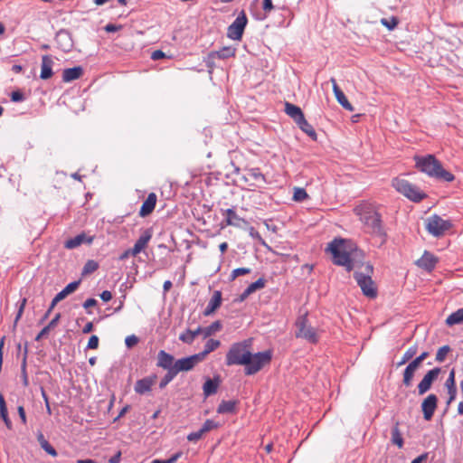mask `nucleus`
Returning <instances> with one entry per match:
<instances>
[{
  "mask_svg": "<svg viewBox=\"0 0 463 463\" xmlns=\"http://www.w3.org/2000/svg\"><path fill=\"white\" fill-rule=\"evenodd\" d=\"M251 345V338L232 344L226 354V364L228 366L244 365L245 374L247 375H252L260 372L271 362L272 352L267 350L252 354Z\"/></svg>",
  "mask_w": 463,
  "mask_h": 463,
  "instance_id": "nucleus-1",
  "label": "nucleus"
},
{
  "mask_svg": "<svg viewBox=\"0 0 463 463\" xmlns=\"http://www.w3.org/2000/svg\"><path fill=\"white\" fill-rule=\"evenodd\" d=\"M354 213L364 224L366 232L380 237L385 236L381 215L377 212L375 205L370 203H362L354 208Z\"/></svg>",
  "mask_w": 463,
  "mask_h": 463,
  "instance_id": "nucleus-2",
  "label": "nucleus"
},
{
  "mask_svg": "<svg viewBox=\"0 0 463 463\" xmlns=\"http://www.w3.org/2000/svg\"><path fill=\"white\" fill-rule=\"evenodd\" d=\"M416 167L430 177L452 182L455 176L450 172L445 170L442 165L433 155L414 157Z\"/></svg>",
  "mask_w": 463,
  "mask_h": 463,
  "instance_id": "nucleus-3",
  "label": "nucleus"
},
{
  "mask_svg": "<svg viewBox=\"0 0 463 463\" xmlns=\"http://www.w3.org/2000/svg\"><path fill=\"white\" fill-rule=\"evenodd\" d=\"M352 250L353 243L344 239H335L326 248V251L332 255L333 262L345 267L347 271L354 268L350 257Z\"/></svg>",
  "mask_w": 463,
  "mask_h": 463,
  "instance_id": "nucleus-4",
  "label": "nucleus"
},
{
  "mask_svg": "<svg viewBox=\"0 0 463 463\" xmlns=\"http://www.w3.org/2000/svg\"><path fill=\"white\" fill-rule=\"evenodd\" d=\"M363 271H355L354 276V279L361 288L363 293L368 298H375L377 295L374 283L371 278L373 273V266L370 263H366L362 266Z\"/></svg>",
  "mask_w": 463,
  "mask_h": 463,
  "instance_id": "nucleus-5",
  "label": "nucleus"
},
{
  "mask_svg": "<svg viewBox=\"0 0 463 463\" xmlns=\"http://www.w3.org/2000/svg\"><path fill=\"white\" fill-rule=\"evenodd\" d=\"M392 184L397 192L413 202H420L426 196L417 186L405 179L397 177L392 180Z\"/></svg>",
  "mask_w": 463,
  "mask_h": 463,
  "instance_id": "nucleus-6",
  "label": "nucleus"
},
{
  "mask_svg": "<svg viewBox=\"0 0 463 463\" xmlns=\"http://www.w3.org/2000/svg\"><path fill=\"white\" fill-rule=\"evenodd\" d=\"M296 326L298 328L296 332L297 337L304 338L312 344L317 343L319 339L318 331L307 323V319L305 316L298 319Z\"/></svg>",
  "mask_w": 463,
  "mask_h": 463,
  "instance_id": "nucleus-7",
  "label": "nucleus"
},
{
  "mask_svg": "<svg viewBox=\"0 0 463 463\" xmlns=\"http://www.w3.org/2000/svg\"><path fill=\"white\" fill-rule=\"evenodd\" d=\"M450 228L449 221L438 215H432L426 220V229L433 236L439 237Z\"/></svg>",
  "mask_w": 463,
  "mask_h": 463,
  "instance_id": "nucleus-8",
  "label": "nucleus"
},
{
  "mask_svg": "<svg viewBox=\"0 0 463 463\" xmlns=\"http://www.w3.org/2000/svg\"><path fill=\"white\" fill-rule=\"evenodd\" d=\"M247 22L248 20L245 13L241 11L234 22L228 27V37L232 40H241Z\"/></svg>",
  "mask_w": 463,
  "mask_h": 463,
  "instance_id": "nucleus-9",
  "label": "nucleus"
},
{
  "mask_svg": "<svg viewBox=\"0 0 463 463\" xmlns=\"http://www.w3.org/2000/svg\"><path fill=\"white\" fill-rule=\"evenodd\" d=\"M202 362L197 354L178 359L175 362L173 371L177 373L192 370L198 363Z\"/></svg>",
  "mask_w": 463,
  "mask_h": 463,
  "instance_id": "nucleus-10",
  "label": "nucleus"
},
{
  "mask_svg": "<svg viewBox=\"0 0 463 463\" xmlns=\"http://www.w3.org/2000/svg\"><path fill=\"white\" fill-rule=\"evenodd\" d=\"M440 368L435 367L430 370L422 378V380L418 384V392L420 395H423L426 393L431 387L433 382L437 380L439 374L440 373Z\"/></svg>",
  "mask_w": 463,
  "mask_h": 463,
  "instance_id": "nucleus-11",
  "label": "nucleus"
},
{
  "mask_svg": "<svg viewBox=\"0 0 463 463\" xmlns=\"http://www.w3.org/2000/svg\"><path fill=\"white\" fill-rule=\"evenodd\" d=\"M80 284V280L69 283L61 291H60L52 300L51 306L46 313L48 316L52 308L61 300L66 298L69 295L75 292Z\"/></svg>",
  "mask_w": 463,
  "mask_h": 463,
  "instance_id": "nucleus-12",
  "label": "nucleus"
},
{
  "mask_svg": "<svg viewBox=\"0 0 463 463\" xmlns=\"http://www.w3.org/2000/svg\"><path fill=\"white\" fill-rule=\"evenodd\" d=\"M438 399L435 394L428 395L421 403L423 417L426 420H431L437 408Z\"/></svg>",
  "mask_w": 463,
  "mask_h": 463,
  "instance_id": "nucleus-13",
  "label": "nucleus"
},
{
  "mask_svg": "<svg viewBox=\"0 0 463 463\" xmlns=\"http://www.w3.org/2000/svg\"><path fill=\"white\" fill-rule=\"evenodd\" d=\"M156 375H150L137 381L134 386L135 392L138 394H145L148 392L156 383Z\"/></svg>",
  "mask_w": 463,
  "mask_h": 463,
  "instance_id": "nucleus-14",
  "label": "nucleus"
},
{
  "mask_svg": "<svg viewBox=\"0 0 463 463\" xmlns=\"http://www.w3.org/2000/svg\"><path fill=\"white\" fill-rule=\"evenodd\" d=\"M151 238H152V232L149 229L144 231L143 233L141 234V236L136 241L134 247L131 249V255L137 256L143 250H145V248L147 246Z\"/></svg>",
  "mask_w": 463,
  "mask_h": 463,
  "instance_id": "nucleus-15",
  "label": "nucleus"
},
{
  "mask_svg": "<svg viewBox=\"0 0 463 463\" xmlns=\"http://www.w3.org/2000/svg\"><path fill=\"white\" fill-rule=\"evenodd\" d=\"M330 81L332 82L333 91L338 103L346 110L354 111V107L348 101L344 92L338 87L336 80L334 78H331Z\"/></svg>",
  "mask_w": 463,
  "mask_h": 463,
  "instance_id": "nucleus-16",
  "label": "nucleus"
},
{
  "mask_svg": "<svg viewBox=\"0 0 463 463\" xmlns=\"http://www.w3.org/2000/svg\"><path fill=\"white\" fill-rule=\"evenodd\" d=\"M93 241L92 236H87L85 233H80L77 236L67 240L64 243V247L69 250L75 249L80 246L82 243L90 244Z\"/></svg>",
  "mask_w": 463,
  "mask_h": 463,
  "instance_id": "nucleus-17",
  "label": "nucleus"
},
{
  "mask_svg": "<svg viewBox=\"0 0 463 463\" xmlns=\"http://www.w3.org/2000/svg\"><path fill=\"white\" fill-rule=\"evenodd\" d=\"M156 194L155 193H150L141 205V208L139 210V215L141 217H146L152 213L156 207Z\"/></svg>",
  "mask_w": 463,
  "mask_h": 463,
  "instance_id": "nucleus-18",
  "label": "nucleus"
},
{
  "mask_svg": "<svg viewBox=\"0 0 463 463\" xmlns=\"http://www.w3.org/2000/svg\"><path fill=\"white\" fill-rule=\"evenodd\" d=\"M420 363L415 358L412 360L405 368L403 373V380L402 383L406 387L411 385L412 379L414 377V373L417 369L420 366Z\"/></svg>",
  "mask_w": 463,
  "mask_h": 463,
  "instance_id": "nucleus-19",
  "label": "nucleus"
},
{
  "mask_svg": "<svg viewBox=\"0 0 463 463\" xmlns=\"http://www.w3.org/2000/svg\"><path fill=\"white\" fill-rule=\"evenodd\" d=\"M437 263V259L435 256L428 251H425L424 254L416 261V264L428 271L432 270L435 268Z\"/></svg>",
  "mask_w": 463,
  "mask_h": 463,
  "instance_id": "nucleus-20",
  "label": "nucleus"
},
{
  "mask_svg": "<svg viewBox=\"0 0 463 463\" xmlns=\"http://www.w3.org/2000/svg\"><path fill=\"white\" fill-rule=\"evenodd\" d=\"M175 364L174 356L164 350L159 351L157 355V366L162 367L170 372Z\"/></svg>",
  "mask_w": 463,
  "mask_h": 463,
  "instance_id": "nucleus-21",
  "label": "nucleus"
},
{
  "mask_svg": "<svg viewBox=\"0 0 463 463\" xmlns=\"http://www.w3.org/2000/svg\"><path fill=\"white\" fill-rule=\"evenodd\" d=\"M226 216V224L229 226L241 227L242 224H246L247 222L238 216L233 209H227L223 212Z\"/></svg>",
  "mask_w": 463,
  "mask_h": 463,
  "instance_id": "nucleus-22",
  "label": "nucleus"
},
{
  "mask_svg": "<svg viewBox=\"0 0 463 463\" xmlns=\"http://www.w3.org/2000/svg\"><path fill=\"white\" fill-rule=\"evenodd\" d=\"M285 112L295 121L296 124L305 117L299 107L289 102L285 103Z\"/></svg>",
  "mask_w": 463,
  "mask_h": 463,
  "instance_id": "nucleus-23",
  "label": "nucleus"
},
{
  "mask_svg": "<svg viewBox=\"0 0 463 463\" xmlns=\"http://www.w3.org/2000/svg\"><path fill=\"white\" fill-rule=\"evenodd\" d=\"M52 64L53 61L52 58L48 55H44L42 58V66H41V79L47 80L52 75Z\"/></svg>",
  "mask_w": 463,
  "mask_h": 463,
  "instance_id": "nucleus-24",
  "label": "nucleus"
},
{
  "mask_svg": "<svg viewBox=\"0 0 463 463\" xmlns=\"http://www.w3.org/2000/svg\"><path fill=\"white\" fill-rule=\"evenodd\" d=\"M82 73H83V70L80 66L65 69L62 71V80L64 82H71L72 80H75L80 78Z\"/></svg>",
  "mask_w": 463,
  "mask_h": 463,
  "instance_id": "nucleus-25",
  "label": "nucleus"
},
{
  "mask_svg": "<svg viewBox=\"0 0 463 463\" xmlns=\"http://www.w3.org/2000/svg\"><path fill=\"white\" fill-rule=\"evenodd\" d=\"M222 303V293L220 291H214L212 298L207 304V307L204 310V315L209 316L213 314Z\"/></svg>",
  "mask_w": 463,
  "mask_h": 463,
  "instance_id": "nucleus-26",
  "label": "nucleus"
},
{
  "mask_svg": "<svg viewBox=\"0 0 463 463\" xmlns=\"http://www.w3.org/2000/svg\"><path fill=\"white\" fill-rule=\"evenodd\" d=\"M220 384L219 377H214L213 379H208L203 387V394L208 397L214 393H216L218 386Z\"/></svg>",
  "mask_w": 463,
  "mask_h": 463,
  "instance_id": "nucleus-27",
  "label": "nucleus"
},
{
  "mask_svg": "<svg viewBox=\"0 0 463 463\" xmlns=\"http://www.w3.org/2000/svg\"><path fill=\"white\" fill-rule=\"evenodd\" d=\"M221 343L219 340H215V339H209L205 345H204V349L203 352L199 353V354H196L198 355V357H200V360L201 361H203L205 359V357L210 354L212 353L213 351H214L215 349H217L219 346H220Z\"/></svg>",
  "mask_w": 463,
  "mask_h": 463,
  "instance_id": "nucleus-28",
  "label": "nucleus"
},
{
  "mask_svg": "<svg viewBox=\"0 0 463 463\" xmlns=\"http://www.w3.org/2000/svg\"><path fill=\"white\" fill-rule=\"evenodd\" d=\"M234 55H235V49L231 46H227V47L222 48L220 51L212 52L209 54V58H211V59H215V58L227 59V58L232 57Z\"/></svg>",
  "mask_w": 463,
  "mask_h": 463,
  "instance_id": "nucleus-29",
  "label": "nucleus"
},
{
  "mask_svg": "<svg viewBox=\"0 0 463 463\" xmlns=\"http://www.w3.org/2000/svg\"><path fill=\"white\" fill-rule=\"evenodd\" d=\"M448 326H453L455 325L463 323V308H459L455 312L451 313L445 321Z\"/></svg>",
  "mask_w": 463,
  "mask_h": 463,
  "instance_id": "nucleus-30",
  "label": "nucleus"
},
{
  "mask_svg": "<svg viewBox=\"0 0 463 463\" xmlns=\"http://www.w3.org/2000/svg\"><path fill=\"white\" fill-rule=\"evenodd\" d=\"M0 418L3 419L7 429L11 430L12 422L8 417L6 403H5V398L2 393H0Z\"/></svg>",
  "mask_w": 463,
  "mask_h": 463,
  "instance_id": "nucleus-31",
  "label": "nucleus"
},
{
  "mask_svg": "<svg viewBox=\"0 0 463 463\" xmlns=\"http://www.w3.org/2000/svg\"><path fill=\"white\" fill-rule=\"evenodd\" d=\"M38 442L41 445V448L49 455L52 457L57 456V451L45 439L43 434L42 432H39L37 435Z\"/></svg>",
  "mask_w": 463,
  "mask_h": 463,
  "instance_id": "nucleus-32",
  "label": "nucleus"
},
{
  "mask_svg": "<svg viewBox=\"0 0 463 463\" xmlns=\"http://www.w3.org/2000/svg\"><path fill=\"white\" fill-rule=\"evenodd\" d=\"M61 317L60 314H57L51 321L50 323L44 326L39 334L36 335L35 340L40 341L42 338H43L45 335H47L50 332V330L56 326L59 319Z\"/></svg>",
  "mask_w": 463,
  "mask_h": 463,
  "instance_id": "nucleus-33",
  "label": "nucleus"
},
{
  "mask_svg": "<svg viewBox=\"0 0 463 463\" xmlns=\"http://www.w3.org/2000/svg\"><path fill=\"white\" fill-rule=\"evenodd\" d=\"M297 125L313 140H317V133L313 127L306 120L305 117Z\"/></svg>",
  "mask_w": 463,
  "mask_h": 463,
  "instance_id": "nucleus-34",
  "label": "nucleus"
},
{
  "mask_svg": "<svg viewBox=\"0 0 463 463\" xmlns=\"http://www.w3.org/2000/svg\"><path fill=\"white\" fill-rule=\"evenodd\" d=\"M236 402L235 401H222L218 408V413H232L235 411Z\"/></svg>",
  "mask_w": 463,
  "mask_h": 463,
  "instance_id": "nucleus-35",
  "label": "nucleus"
},
{
  "mask_svg": "<svg viewBox=\"0 0 463 463\" xmlns=\"http://www.w3.org/2000/svg\"><path fill=\"white\" fill-rule=\"evenodd\" d=\"M203 337H209L216 332L220 331L222 328V324L219 321H215L212 323L209 326L203 327Z\"/></svg>",
  "mask_w": 463,
  "mask_h": 463,
  "instance_id": "nucleus-36",
  "label": "nucleus"
},
{
  "mask_svg": "<svg viewBox=\"0 0 463 463\" xmlns=\"http://www.w3.org/2000/svg\"><path fill=\"white\" fill-rule=\"evenodd\" d=\"M417 354V346L412 345L407 349V351L403 354V356L398 365H402L411 360Z\"/></svg>",
  "mask_w": 463,
  "mask_h": 463,
  "instance_id": "nucleus-37",
  "label": "nucleus"
},
{
  "mask_svg": "<svg viewBox=\"0 0 463 463\" xmlns=\"http://www.w3.org/2000/svg\"><path fill=\"white\" fill-rule=\"evenodd\" d=\"M308 197L306 190L300 187L294 188L293 200L296 202H303Z\"/></svg>",
  "mask_w": 463,
  "mask_h": 463,
  "instance_id": "nucleus-38",
  "label": "nucleus"
},
{
  "mask_svg": "<svg viewBox=\"0 0 463 463\" xmlns=\"http://www.w3.org/2000/svg\"><path fill=\"white\" fill-rule=\"evenodd\" d=\"M449 351L450 347L449 345H443L439 347L436 354V361L439 363H442L446 359Z\"/></svg>",
  "mask_w": 463,
  "mask_h": 463,
  "instance_id": "nucleus-39",
  "label": "nucleus"
},
{
  "mask_svg": "<svg viewBox=\"0 0 463 463\" xmlns=\"http://www.w3.org/2000/svg\"><path fill=\"white\" fill-rule=\"evenodd\" d=\"M392 442L397 445L399 448H402L403 445V439L398 429V426H395L392 430Z\"/></svg>",
  "mask_w": 463,
  "mask_h": 463,
  "instance_id": "nucleus-40",
  "label": "nucleus"
},
{
  "mask_svg": "<svg viewBox=\"0 0 463 463\" xmlns=\"http://www.w3.org/2000/svg\"><path fill=\"white\" fill-rule=\"evenodd\" d=\"M266 281L264 279L260 278L255 282L250 284L247 288L248 292H250L251 294L254 293L256 290L261 289L265 287Z\"/></svg>",
  "mask_w": 463,
  "mask_h": 463,
  "instance_id": "nucleus-41",
  "label": "nucleus"
},
{
  "mask_svg": "<svg viewBox=\"0 0 463 463\" xmlns=\"http://www.w3.org/2000/svg\"><path fill=\"white\" fill-rule=\"evenodd\" d=\"M175 376L176 374L173 370L167 372L164 378L161 380L159 388L164 389Z\"/></svg>",
  "mask_w": 463,
  "mask_h": 463,
  "instance_id": "nucleus-42",
  "label": "nucleus"
},
{
  "mask_svg": "<svg viewBox=\"0 0 463 463\" xmlns=\"http://www.w3.org/2000/svg\"><path fill=\"white\" fill-rule=\"evenodd\" d=\"M99 268L98 263L95 260H88L83 267V274L92 273Z\"/></svg>",
  "mask_w": 463,
  "mask_h": 463,
  "instance_id": "nucleus-43",
  "label": "nucleus"
},
{
  "mask_svg": "<svg viewBox=\"0 0 463 463\" xmlns=\"http://www.w3.org/2000/svg\"><path fill=\"white\" fill-rule=\"evenodd\" d=\"M219 427V423L215 422L214 420H207L204 421V423L203 424L201 430L206 433L212 430H214V429H217Z\"/></svg>",
  "mask_w": 463,
  "mask_h": 463,
  "instance_id": "nucleus-44",
  "label": "nucleus"
},
{
  "mask_svg": "<svg viewBox=\"0 0 463 463\" xmlns=\"http://www.w3.org/2000/svg\"><path fill=\"white\" fill-rule=\"evenodd\" d=\"M250 272V269L248 268H238L232 271L231 280H234L239 276L247 275Z\"/></svg>",
  "mask_w": 463,
  "mask_h": 463,
  "instance_id": "nucleus-45",
  "label": "nucleus"
},
{
  "mask_svg": "<svg viewBox=\"0 0 463 463\" xmlns=\"http://www.w3.org/2000/svg\"><path fill=\"white\" fill-rule=\"evenodd\" d=\"M383 25L387 27L389 30L394 29L398 24V20L395 17H392L390 19L383 18L381 20Z\"/></svg>",
  "mask_w": 463,
  "mask_h": 463,
  "instance_id": "nucleus-46",
  "label": "nucleus"
},
{
  "mask_svg": "<svg viewBox=\"0 0 463 463\" xmlns=\"http://www.w3.org/2000/svg\"><path fill=\"white\" fill-rule=\"evenodd\" d=\"M249 175L252 177L258 184H264L265 183V177L264 175L259 172L258 169H252L249 173Z\"/></svg>",
  "mask_w": 463,
  "mask_h": 463,
  "instance_id": "nucleus-47",
  "label": "nucleus"
},
{
  "mask_svg": "<svg viewBox=\"0 0 463 463\" xmlns=\"http://www.w3.org/2000/svg\"><path fill=\"white\" fill-rule=\"evenodd\" d=\"M179 339L184 343L192 344L194 340L192 330H186L185 332L182 333L179 336Z\"/></svg>",
  "mask_w": 463,
  "mask_h": 463,
  "instance_id": "nucleus-48",
  "label": "nucleus"
},
{
  "mask_svg": "<svg viewBox=\"0 0 463 463\" xmlns=\"http://www.w3.org/2000/svg\"><path fill=\"white\" fill-rule=\"evenodd\" d=\"M205 433L200 429L199 430L197 431H194V432H192L190 433L188 436H187V439L189 441H197L199 440L200 439H202V437L204 435Z\"/></svg>",
  "mask_w": 463,
  "mask_h": 463,
  "instance_id": "nucleus-49",
  "label": "nucleus"
},
{
  "mask_svg": "<svg viewBox=\"0 0 463 463\" xmlns=\"http://www.w3.org/2000/svg\"><path fill=\"white\" fill-rule=\"evenodd\" d=\"M445 386L447 389H449V388H456V384H455V371L454 370H451L450 373H449V375L445 383Z\"/></svg>",
  "mask_w": 463,
  "mask_h": 463,
  "instance_id": "nucleus-50",
  "label": "nucleus"
},
{
  "mask_svg": "<svg viewBox=\"0 0 463 463\" xmlns=\"http://www.w3.org/2000/svg\"><path fill=\"white\" fill-rule=\"evenodd\" d=\"M99 347V337L97 335H91L89 339L87 348L97 349Z\"/></svg>",
  "mask_w": 463,
  "mask_h": 463,
  "instance_id": "nucleus-51",
  "label": "nucleus"
},
{
  "mask_svg": "<svg viewBox=\"0 0 463 463\" xmlns=\"http://www.w3.org/2000/svg\"><path fill=\"white\" fill-rule=\"evenodd\" d=\"M25 305H26V298H23L21 303H20L16 317L14 319V324H16L18 322V320L21 318V317H22V315L24 313Z\"/></svg>",
  "mask_w": 463,
  "mask_h": 463,
  "instance_id": "nucleus-52",
  "label": "nucleus"
},
{
  "mask_svg": "<svg viewBox=\"0 0 463 463\" xmlns=\"http://www.w3.org/2000/svg\"><path fill=\"white\" fill-rule=\"evenodd\" d=\"M11 99L14 102H20L24 99V96L21 91L15 90L11 93Z\"/></svg>",
  "mask_w": 463,
  "mask_h": 463,
  "instance_id": "nucleus-53",
  "label": "nucleus"
},
{
  "mask_svg": "<svg viewBox=\"0 0 463 463\" xmlns=\"http://www.w3.org/2000/svg\"><path fill=\"white\" fill-rule=\"evenodd\" d=\"M262 8L265 14L270 13L274 9L272 0H262Z\"/></svg>",
  "mask_w": 463,
  "mask_h": 463,
  "instance_id": "nucleus-54",
  "label": "nucleus"
},
{
  "mask_svg": "<svg viewBox=\"0 0 463 463\" xmlns=\"http://www.w3.org/2000/svg\"><path fill=\"white\" fill-rule=\"evenodd\" d=\"M179 457H180V454L177 453V454H175L174 456H172L168 459H165V460H163V459H154L150 463H175L178 459Z\"/></svg>",
  "mask_w": 463,
  "mask_h": 463,
  "instance_id": "nucleus-55",
  "label": "nucleus"
},
{
  "mask_svg": "<svg viewBox=\"0 0 463 463\" xmlns=\"http://www.w3.org/2000/svg\"><path fill=\"white\" fill-rule=\"evenodd\" d=\"M137 342H138V339L134 335H128L125 339V344L128 347H132V346L136 345L137 344Z\"/></svg>",
  "mask_w": 463,
  "mask_h": 463,
  "instance_id": "nucleus-56",
  "label": "nucleus"
},
{
  "mask_svg": "<svg viewBox=\"0 0 463 463\" xmlns=\"http://www.w3.org/2000/svg\"><path fill=\"white\" fill-rule=\"evenodd\" d=\"M121 28H122V25H117V24H108L104 27L105 31L108 33H114V32L120 30Z\"/></svg>",
  "mask_w": 463,
  "mask_h": 463,
  "instance_id": "nucleus-57",
  "label": "nucleus"
},
{
  "mask_svg": "<svg viewBox=\"0 0 463 463\" xmlns=\"http://www.w3.org/2000/svg\"><path fill=\"white\" fill-rule=\"evenodd\" d=\"M165 57V52L160 50L155 51L151 54V59L154 61H157V60L163 59Z\"/></svg>",
  "mask_w": 463,
  "mask_h": 463,
  "instance_id": "nucleus-58",
  "label": "nucleus"
},
{
  "mask_svg": "<svg viewBox=\"0 0 463 463\" xmlns=\"http://www.w3.org/2000/svg\"><path fill=\"white\" fill-rule=\"evenodd\" d=\"M100 298L101 299L104 301V302H108L109 300H111L112 298V294L110 291L109 290H104L101 294H100Z\"/></svg>",
  "mask_w": 463,
  "mask_h": 463,
  "instance_id": "nucleus-59",
  "label": "nucleus"
},
{
  "mask_svg": "<svg viewBox=\"0 0 463 463\" xmlns=\"http://www.w3.org/2000/svg\"><path fill=\"white\" fill-rule=\"evenodd\" d=\"M448 392L449 394V398L448 400V404H449L452 401L455 400L457 394V388H449L448 389Z\"/></svg>",
  "mask_w": 463,
  "mask_h": 463,
  "instance_id": "nucleus-60",
  "label": "nucleus"
},
{
  "mask_svg": "<svg viewBox=\"0 0 463 463\" xmlns=\"http://www.w3.org/2000/svg\"><path fill=\"white\" fill-rule=\"evenodd\" d=\"M97 304V300L94 299V298H88L84 303H83V307L84 308H90L91 307H94L96 306Z\"/></svg>",
  "mask_w": 463,
  "mask_h": 463,
  "instance_id": "nucleus-61",
  "label": "nucleus"
},
{
  "mask_svg": "<svg viewBox=\"0 0 463 463\" xmlns=\"http://www.w3.org/2000/svg\"><path fill=\"white\" fill-rule=\"evenodd\" d=\"M18 413H19V416H20L23 423H25L26 422V415H25V411L23 406L18 407Z\"/></svg>",
  "mask_w": 463,
  "mask_h": 463,
  "instance_id": "nucleus-62",
  "label": "nucleus"
},
{
  "mask_svg": "<svg viewBox=\"0 0 463 463\" xmlns=\"http://www.w3.org/2000/svg\"><path fill=\"white\" fill-rule=\"evenodd\" d=\"M92 330H93V324H92L91 322H88V323L84 326V327H83V329H82V333H83V334H89V333H90Z\"/></svg>",
  "mask_w": 463,
  "mask_h": 463,
  "instance_id": "nucleus-63",
  "label": "nucleus"
},
{
  "mask_svg": "<svg viewBox=\"0 0 463 463\" xmlns=\"http://www.w3.org/2000/svg\"><path fill=\"white\" fill-rule=\"evenodd\" d=\"M121 458V452L118 451L115 456L111 457L109 460V463H119Z\"/></svg>",
  "mask_w": 463,
  "mask_h": 463,
  "instance_id": "nucleus-64",
  "label": "nucleus"
}]
</instances>
